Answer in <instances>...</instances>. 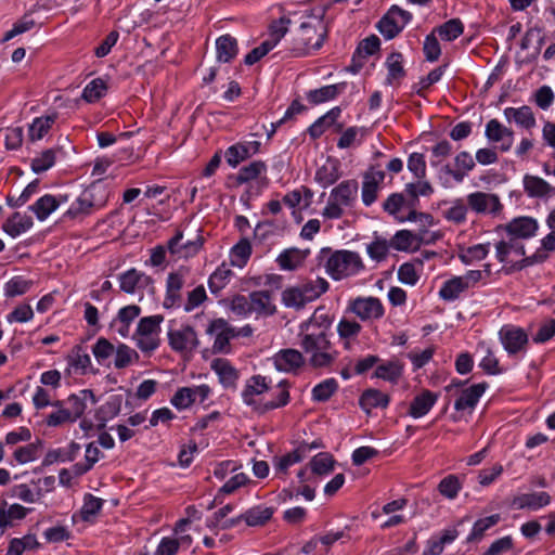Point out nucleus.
Returning <instances> with one entry per match:
<instances>
[{
    "label": "nucleus",
    "mask_w": 555,
    "mask_h": 555,
    "mask_svg": "<svg viewBox=\"0 0 555 555\" xmlns=\"http://www.w3.org/2000/svg\"><path fill=\"white\" fill-rule=\"evenodd\" d=\"M65 201L66 197L64 196L56 197L51 194H46L28 208L35 214L39 221H44Z\"/></svg>",
    "instance_id": "393cba45"
},
{
    "label": "nucleus",
    "mask_w": 555,
    "mask_h": 555,
    "mask_svg": "<svg viewBox=\"0 0 555 555\" xmlns=\"http://www.w3.org/2000/svg\"><path fill=\"white\" fill-rule=\"evenodd\" d=\"M63 403H65V409L72 420L76 422L83 415L89 404L96 403V399L92 390L82 389L77 393L70 395L66 400H63Z\"/></svg>",
    "instance_id": "a211bd4d"
},
{
    "label": "nucleus",
    "mask_w": 555,
    "mask_h": 555,
    "mask_svg": "<svg viewBox=\"0 0 555 555\" xmlns=\"http://www.w3.org/2000/svg\"><path fill=\"white\" fill-rule=\"evenodd\" d=\"M267 171V165L262 160H255L242 167L236 176V182L244 184L260 177Z\"/></svg>",
    "instance_id": "a18cd8bd"
},
{
    "label": "nucleus",
    "mask_w": 555,
    "mask_h": 555,
    "mask_svg": "<svg viewBox=\"0 0 555 555\" xmlns=\"http://www.w3.org/2000/svg\"><path fill=\"white\" fill-rule=\"evenodd\" d=\"M501 228L506 232L508 237L521 241L533 237L539 230V223L537 219L532 217L522 216L514 218Z\"/></svg>",
    "instance_id": "9d476101"
},
{
    "label": "nucleus",
    "mask_w": 555,
    "mask_h": 555,
    "mask_svg": "<svg viewBox=\"0 0 555 555\" xmlns=\"http://www.w3.org/2000/svg\"><path fill=\"white\" fill-rule=\"evenodd\" d=\"M434 241V237H428L426 230L421 231L418 234H413L411 231L401 230L398 231L391 240V245L397 250H408L414 244H429Z\"/></svg>",
    "instance_id": "4be33fe9"
},
{
    "label": "nucleus",
    "mask_w": 555,
    "mask_h": 555,
    "mask_svg": "<svg viewBox=\"0 0 555 555\" xmlns=\"http://www.w3.org/2000/svg\"><path fill=\"white\" fill-rule=\"evenodd\" d=\"M251 313L260 317H270L276 312V307L272 301L271 293L268 291H257L249 294Z\"/></svg>",
    "instance_id": "a878e982"
},
{
    "label": "nucleus",
    "mask_w": 555,
    "mask_h": 555,
    "mask_svg": "<svg viewBox=\"0 0 555 555\" xmlns=\"http://www.w3.org/2000/svg\"><path fill=\"white\" fill-rule=\"evenodd\" d=\"M338 389V383L335 378H327L315 385L312 389V399L314 401H326Z\"/></svg>",
    "instance_id": "bf43d9fd"
},
{
    "label": "nucleus",
    "mask_w": 555,
    "mask_h": 555,
    "mask_svg": "<svg viewBox=\"0 0 555 555\" xmlns=\"http://www.w3.org/2000/svg\"><path fill=\"white\" fill-rule=\"evenodd\" d=\"M438 400V395L430 390H423L410 403L409 414L414 418L425 416Z\"/></svg>",
    "instance_id": "bb28decb"
},
{
    "label": "nucleus",
    "mask_w": 555,
    "mask_h": 555,
    "mask_svg": "<svg viewBox=\"0 0 555 555\" xmlns=\"http://www.w3.org/2000/svg\"><path fill=\"white\" fill-rule=\"evenodd\" d=\"M7 503L0 505V527L11 526L13 520L22 519L26 516V508L20 504H13L5 508Z\"/></svg>",
    "instance_id": "603ef678"
},
{
    "label": "nucleus",
    "mask_w": 555,
    "mask_h": 555,
    "mask_svg": "<svg viewBox=\"0 0 555 555\" xmlns=\"http://www.w3.org/2000/svg\"><path fill=\"white\" fill-rule=\"evenodd\" d=\"M100 193L98 186H91L85 190L74 203H72L70 207L65 212V217L77 218L80 216H86L91 212L93 207H99L103 205V201L96 199V194Z\"/></svg>",
    "instance_id": "9b49d317"
},
{
    "label": "nucleus",
    "mask_w": 555,
    "mask_h": 555,
    "mask_svg": "<svg viewBox=\"0 0 555 555\" xmlns=\"http://www.w3.org/2000/svg\"><path fill=\"white\" fill-rule=\"evenodd\" d=\"M183 233L178 232L169 242L168 248L170 253L178 254L180 257L188 258L195 255L203 245V240L199 235H196L194 240H188L182 243Z\"/></svg>",
    "instance_id": "5701e85b"
},
{
    "label": "nucleus",
    "mask_w": 555,
    "mask_h": 555,
    "mask_svg": "<svg viewBox=\"0 0 555 555\" xmlns=\"http://www.w3.org/2000/svg\"><path fill=\"white\" fill-rule=\"evenodd\" d=\"M272 360L275 369L285 373L296 372L305 362L302 353L292 348L280 350Z\"/></svg>",
    "instance_id": "6ab92c4d"
},
{
    "label": "nucleus",
    "mask_w": 555,
    "mask_h": 555,
    "mask_svg": "<svg viewBox=\"0 0 555 555\" xmlns=\"http://www.w3.org/2000/svg\"><path fill=\"white\" fill-rule=\"evenodd\" d=\"M489 254V244H477L459 253V258L465 264H470L475 261L482 260Z\"/></svg>",
    "instance_id": "3c124183"
},
{
    "label": "nucleus",
    "mask_w": 555,
    "mask_h": 555,
    "mask_svg": "<svg viewBox=\"0 0 555 555\" xmlns=\"http://www.w3.org/2000/svg\"><path fill=\"white\" fill-rule=\"evenodd\" d=\"M464 26L459 18H452L437 28L442 40L452 41L463 34Z\"/></svg>",
    "instance_id": "052dcab7"
},
{
    "label": "nucleus",
    "mask_w": 555,
    "mask_h": 555,
    "mask_svg": "<svg viewBox=\"0 0 555 555\" xmlns=\"http://www.w3.org/2000/svg\"><path fill=\"white\" fill-rule=\"evenodd\" d=\"M273 515V508L258 505L249 508L246 513L240 515L236 518L225 520L222 525V529H229L237 525L242 519L246 521L248 526H261L266 524Z\"/></svg>",
    "instance_id": "f3484780"
},
{
    "label": "nucleus",
    "mask_w": 555,
    "mask_h": 555,
    "mask_svg": "<svg viewBox=\"0 0 555 555\" xmlns=\"http://www.w3.org/2000/svg\"><path fill=\"white\" fill-rule=\"evenodd\" d=\"M384 179L385 172L374 168L364 175L362 183V202L365 206H370L376 201L379 184Z\"/></svg>",
    "instance_id": "aec40b11"
},
{
    "label": "nucleus",
    "mask_w": 555,
    "mask_h": 555,
    "mask_svg": "<svg viewBox=\"0 0 555 555\" xmlns=\"http://www.w3.org/2000/svg\"><path fill=\"white\" fill-rule=\"evenodd\" d=\"M121 411V397L113 396L104 404H102L95 414L99 422L98 429L101 430L106 426L109 420L116 417Z\"/></svg>",
    "instance_id": "c756f323"
},
{
    "label": "nucleus",
    "mask_w": 555,
    "mask_h": 555,
    "mask_svg": "<svg viewBox=\"0 0 555 555\" xmlns=\"http://www.w3.org/2000/svg\"><path fill=\"white\" fill-rule=\"evenodd\" d=\"M184 285V278L179 272H173L167 279V295L164 300L166 308H171L180 300V291Z\"/></svg>",
    "instance_id": "c9c22d12"
},
{
    "label": "nucleus",
    "mask_w": 555,
    "mask_h": 555,
    "mask_svg": "<svg viewBox=\"0 0 555 555\" xmlns=\"http://www.w3.org/2000/svg\"><path fill=\"white\" fill-rule=\"evenodd\" d=\"M486 387L487 385L485 383H480L464 389L461 392V396L456 399L454 409L456 411H472L485 392Z\"/></svg>",
    "instance_id": "cd10ccee"
},
{
    "label": "nucleus",
    "mask_w": 555,
    "mask_h": 555,
    "mask_svg": "<svg viewBox=\"0 0 555 555\" xmlns=\"http://www.w3.org/2000/svg\"><path fill=\"white\" fill-rule=\"evenodd\" d=\"M495 257L504 264L507 272L543 262V257L540 254L526 257L524 243L508 236L507 240H501L495 244Z\"/></svg>",
    "instance_id": "f03ea898"
},
{
    "label": "nucleus",
    "mask_w": 555,
    "mask_h": 555,
    "mask_svg": "<svg viewBox=\"0 0 555 555\" xmlns=\"http://www.w3.org/2000/svg\"><path fill=\"white\" fill-rule=\"evenodd\" d=\"M170 347L181 353H191L198 346V338L193 327L183 326L168 332Z\"/></svg>",
    "instance_id": "f8f14e48"
},
{
    "label": "nucleus",
    "mask_w": 555,
    "mask_h": 555,
    "mask_svg": "<svg viewBox=\"0 0 555 555\" xmlns=\"http://www.w3.org/2000/svg\"><path fill=\"white\" fill-rule=\"evenodd\" d=\"M80 446L77 442H70L66 448H59L48 451L46 454L42 465L50 466L56 462H72L76 459L79 453Z\"/></svg>",
    "instance_id": "473e14b6"
},
{
    "label": "nucleus",
    "mask_w": 555,
    "mask_h": 555,
    "mask_svg": "<svg viewBox=\"0 0 555 555\" xmlns=\"http://www.w3.org/2000/svg\"><path fill=\"white\" fill-rule=\"evenodd\" d=\"M31 280H26L23 276H14L7 282L4 293L8 297H16L27 293L33 286Z\"/></svg>",
    "instance_id": "680f3d73"
},
{
    "label": "nucleus",
    "mask_w": 555,
    "mask_h": 555,
    "mask_svg": "<svg viewBox=\"0 0 555 555\" xmlns=\"http://www.w3.org/2000/svg\"><path fill=\"white\" fill-rule=\"evenodd\" d=\"M339 177L340 173L338 164L331 160H327L315 172V180L323 188H327L334 184L339 179Z\"/></svg>",
    "instance_id": "37998d69"
},
{
    "label": "nucleus",
    "mask_w": 555,
    "mask_h": 555,
    "mask_svg": "<svg viewBox=\"0 0 555 555\" xmlns=\"http://www.w3.org/2000/svg\"><path fill=\"white\" fill-rule=\"evenodd\" d=\"M106 90V83L101 78H95L90 81L82 91V99L92 103L101 99Z\"/></svg>",
    "instance_id": "338daca9"
},
{
    "label": "nucleus",
    "mask_w": 555,
    "mask_h": 555,
    "mask_svg": "<svg viewBox=\"0 0 555 555\" xmlns=\"http://www.w3.org/2000/svg\"><path fill=\"white\" fill-rule=\"evenodd\" d=\"M280 391L276 395L275 400L267 401L261 406H257L256 410L260 413H264L269 410H273L276 408L284 406L289 401V391H288V383L286 380H282L279 384Z\"/></svg>",
    "instance_id": "4d7b16f0"
},
{
    "label": "nucleus",
    "mask_w": 555,
    "mask_h": 555,
    "mask_svg": "<svg viewBox=\"0 0 555 555\" xmlns=\"http://www.w3.org/2000/svg\"><path fill=\"white\" fill-rule=\"evenodd\" d=\"M500 521V515L494 514L481 519H478L474 526L473 530L467 537V542L479 541L482 539L485 532L491 527L495 526Z\"/></svg>",
    "instance_id": "8fccbe9b"
},
{
    "label": "nucleus",
    "mask_w": 555,
    "mask_h": 555,
    "mask_svg": "<svg viewBox=\"0 0 555 555\" xmlns=\"http://www.w3.org/2000/svg\"><path fill=\"white\" fill-rule=\"evenodd\" d=\"M56 151L49 149L31 160V169L36 173H41L50 169L55 163Z\"/></svg>",
    "instance_id": "774afa93"
},
{
    "label": "nucleus",
    "mask_w": 555,
    "mask_h": 555,
    "mask_svg": "<svg viewBox=\"0 0 555 555\" xmlns=\"http://www.w3.org/2000/svg\"><path fill=\"white\" fill-rule=\"evenodd\" d=\"M268 389L269 387L267 385L266 377L261 375H255L250 377L242 392L244 403L247 405H253L256 409L258 405L256 404L255 396H259Z\"/></svg>",
    "instance_id": "2f4dec72"
},
{
    "label": "nucleus",
    "mask_w": 555,
    "mask_h": 555,
    "mask_svg": "<svg viewBox=\"0 0 555 555\" xmlns=\"http://www.w3.org/2000/svg\"><path fill=\"white\" fill-rule=\"evenodd\" d=\"M412 20V14L398 5H392L377 23L379 33L388 40L398 36Z\"/></svg>",
    "instance_id": "0eeeda50"
},
{
    "label": "nucleus",
    "mask_w": 555,
    "mask_h": 555,
    "mask_svg": "<svg viewBox=\"0 0 555 555\" xmlns=\"http://www.w3.org/2000/svg\"><path fill=\"white\" fill-rule=\"evenodd\" d=\"M345 88V83L324 86L320 89L310 90L307 99L311 104H321L335 99Z\"/></svg>",
    "instance_id": "58836bf2"
},
{
    "label": "nucleus",
    "mask_w": 555,
    "mask_h": 555,
    "mask_svg": "<svg viewBox=\"0 0 555 555\" xmlns=\"http://www.w3.org/2000/svg\"><path fill=\"white\" fill-rule=\"evenodd\" d=\"M379 46L380 40L375 35H371L367 38L363 39L359 43L352 56V65L350 66V69L353 73H358L363 66V61L369 56L373 55L374 53H376L379 50Z\"/></svg>",
    "instance_id": "412c9836"
},
{
    "label": "nucleus",
    "mask_w": 555,
    "mask_h": 555,
    "mask_svg": "<svg viewBox=\"0 0 555 555\" xmlns=\"http://www.w3.org/2000/svg\"><path fill=\"white\" fill-rule=\"evenodd\" d=\"M34 225L33 218L21 212H14L3 223V231L12 237H17L22 233H25Z\"/></svg>",
    "instance_id": "c85d7f7f"
},
{
    "label": "nucleus",
    "mask_w": 555,
    "mask_h": 555,
    "mask_svg": "<svg viewBox=\"0 0 555 555\" xmlns=\"http://www.w3.org/2000/svg\"><path fill=\"white\" fill-rule=\"evenodd\" d=\"M306 258V253L297 248L285 249L276 258L282 270L293 271L299 268Z\"/></svg>",
    "instance_id": "ea45409f"
},
{
    "label": "nucleus",
    "mask_w": 555,
    "mask_h": 555,
    "mask_svg": "<svg viewBox=\"0 0 555 555\" xmlns=\"http://www.w3.org/2000/svg\"><path fill=\"white\" fill-rule=\"evenodd\" d=\"M138 360V352L125 344H120L115 350L114 365L116 369H125Z\"/></svg>",
    "instance_id": "5fc2aeb1"
},
{
    "label": "nucleus",
    "mask_w": 555,
    "mask_h": 555,
    "mask_svg": "<svg viewBox=\"0 0 555 555\" xmlns=\"http://www.w3.org/2000/svg\"><path fill=\"white\" fill-rule=\"evenodd\" d=\"M299 345L309 357V365L313 369L330 367L337 359L338 351L334 349L327 331L298 334Z\"/></svg>",
    "instance_id": "f257e3e1"
},
{
    "label": "nucleus",
    "mask_w": 555,
    "mask_h": 555,
    "mask_svg": "<svg viewBox=\"0 0 555 555\" xmlns=\"http://www.w3.org/2000/svg\"><path fill=\"white\" fill-rule=\"evenodd\" d=\"M485 137L491 143H499L501 152H508L514 143V132L512 129L503 126L498 119H490L486 124Z\"/></svg>",
    "instance_id": "ddd939ff"
},
{
    "label": "nucleus",
    "mask_w": 555,
    "mask_h": 555,
    "mask_svg": "<svg viewBox=\"0 0 555 555\" xmlns=\"http://www.w3.org/2000/svg\"><path fill=\"white\" fill-rule=\"evenodd\" d=\"M141 308L137 305H129L119 309L115 322H119L122 326L118 330L119 334L126 336L129 332L130 323L140 315Z\"/></svg>",
    "instance_id": "09e8293b"
},
{
    "label": "nucleus",
    "mask_w": 555,
    "mask_h": 555,
    "mask_svg": "<svg viewBox=\"0 0 555 555\" xmlns=\"http://www.w3.org/2000/svg\"><path fill=\"white\" fill-rule=\"evenodd\" d=\"M504 116L508 121L514 120L518 126L526 129H531L535 126V117L533 112L527 105L518 108L506 107L504 109Z\"/></svg>",
    "instance_id": "72a5a7b5"
},
{
    "label": "nucleus",
    "mask_w": 555,
    "mask_h": 555,
    "mask_svg": "<svg viewBox=\"0 0 555 555\" xmlns=\"http://www.w3.org/2000/svg\"><path fill=\"white\" fill-rule=\"evenodd\" d=\"M307 454V444H300L295 451L276 459V472L285 474L289 466L300 462Z\"/></svg>",
    "instance_id": "de8ad7c7"
},
{
    "label": "nucleus",
    "mask_w": 555,
    "mask_h": 555,
    "mask_svg": "<svg viewBox=\"0 0 555 555\" xmlns=\"http://www.w3.org/2000/svg\"><path fill=\"white\" fill-rule=\"evenodd\" d=\"M251 245L247 238L241 240L231 250L232 263L243 267L249 259Z\"/></svg>",
    "instance_id": "e2e57ef3"
},
{
    "label": "nucleus",
    "mask_w": 555,
    "mask_h": 555,
    "mask_svg": "<svg viewBox=\"0 0 555 555\" xmlns=\"http://www.w3.org/2000/svg\"><path fill=\"white\" fill-rule=\"evenodd\" d=\"M210 366L219 376V379L224 387H231L235 385V382L238 378V374L228 360L217 358L211 361Z\"/></svg>",
    "instance_id": "f704fd0d"
},
{
    "label": "nucleus",
    "mask_w": 555,
    "mask_h": 555,
    "mask_svg": "<svg viewBox=\"0 0 555 555\" xmlns=\"http://www.w3.org/2000/svg\"><path fill=\"white\" fill-rule=\"evenodd\" d=\"M524 188L531 197H542L555 190L542 178L530 175L524 177Z\"/></svg>",
    "instance_id": "79ce46f5"
},
{
    "label": "nucleus",
    "mask_w": 555,
    "mask_h": 555,
    "mask_svg": "<svg viewBox=\"0 0 555 555\" xmlns=\"http://www.w3.org/2000/svg\"><path fill=\"white\" fill-rule=\"evenodd\" d=\"M467 289V284H464L461 276H455L443 283L439 291V296L444 300H455L461 293Z\"/></svg>",
    "instance_id": "49530a36"
},
{
    "label": "nucleus",
    "mask_w": 555,
    "mask_h": 555,
    "mask_svg": "<svg viewBox=\"0 0 555 555\" xmlns=\"http://www.w3.org/2000/svg\"><path fill=\"white\" fill-rule=\"evenodd\" d=\"M56 118V114L35 118L28 128L29 140L33 142L41 140L49 132Z\"/></svg>",
    "instance_id": "e433bc0d"
},
{
    "label": "nucleus",
    "mask_w": 555,
    "mask_h": 555,
    "mask_svg": "<svg viewBox=\"0 0 555 555\" xmlns=\"http://www.w3.org/2000/svg\"><path fill=\"white\" fill-rule=\"evenodd\" d=\"M469 207L477 214L496 215L502 210L498 195L485 192H474L467 196Z\"/></svg>",
    "instance_id": "4468645a"
},
{
    "label": "nucleus",
    "mask_w": 555,
    "mask_h": 555,
    "mask_svg": "<svg viewBox=\"0 0 555 555\" xmlns=\"http://www.w3.org/2000/svg\"><path fill=\"white\" fill-rule=\"evenodd\" d=\"M461 488V482L455 475L444 477L438 485L440 494L449 500L455 499Z\"/></svg>",
    "instance_id": "69168bd1"
},
{
    "label": "nucleus",
    "mask_w": 555,
    "mask_h": 555,
    "mask_svg": "<svg viewBox=\"0 0 555 555\" xmlns=\"http://www.w3.org/2000/svg\"><path fill=\"white\" fill-rule=\"evenodd\" d=\"M164 317L160 314L142 318L133 334V339L142 352H153L158 348L160 338V323Z\"/></svg>",
    "instance_id": "423d86ee"
},
{
    "label": "nucleus",
    "mask_w": 555,
    "mask_h": 555,
    "mask_svg": "<svg viewBox=\"0 0 555 555\" xmlns=\"http://www.w3.org/2000/svg\"><path fill=\"white\" fill-rule=\"evenodd\" d=\"M103 506V500L92 494L85 496L83 505L80 509V517L85 521H92Z\"/></svg>",
    "instance_id": "6e6d98bb"
},
{
    "label": "nucleus",
    "mask_w": 555,
    "mask_h": 555,
    "mask_svg": "<svg viewBox=\"0 0 555 555\" xmlns=\"http://www.w3.org/2000/svg\"><path fill=\"white\" fill-rule=\"evenodd\" d=\"M388 403L389 397L377 389H367L360 398V406L367 413L375 408H386Z\"/></svg>",
    "instance_id": "a19ab883"
},
{
    "label": "nucleus",
    "mask_w": 555,
    "mask_h": 555,
    "mask_svg": "<svg viewBox=\"0 0 555 555\" xmlns=\"http://www.w3.org/2000/svg\"><path fill=\"white\" fill-rule=\"evenodd\" d=\"M325 267L334 280L354 275L364 268L360 255L351 250H336L330 256Z\"/></svg>",
    "instance_id": "39448f33"
},
{
    "label": "nucleus",
    "mask_w": 555,
    "mask_h": 555,
    "mask_svg": "<svg viewBox=\"0 0 555 555\" xmlns=\"http://www.w3.org/2000/svg\"><path fill=\"white\" fill-rule=\"evenodd\" d=\"M311 469L317 475H325L333 470L334 459L327 452L317 454L310 462Z\"/></svg>",
    "instance_id": "0e129e2a"
},
{
    "label": "nucleus",
    "mask_w": 555,
    "mask_h": 555,
    "mask_svg": "<svg viewBox=\"0 0 555 555\" xmlns=\"http://www.w3.org/2000/svg\"><path fill=\"white\" fill-rule=\"evenodd\" d=\"M232 271L224 264L219 267L209 278L208 286L211 293L217 294L229 283Z\"/></svg>",
    "instance_id": "13d9d810"
},
{
    "label": "nucleus",
    "mask_w": 555,
    "mask_h": 555,
    "mask_svg": "<svg viewBox=\"0 0 555 555\" xmlns=\"http://www.w3.org/2000/svg\"><path fill=\"white\" fill-rule=\"evenodd\" d=\"M403 56L400 52H392L386 60V67L388 75L386 78L387 85H393L400 81L405 76L403 68Z\"/></svg>",
    "instance_id": "4c0bfd02"
},
{
    "label": "nucleus",
    "mask_w": 555,
    "mask_h": 555,
    "mask_svg": "<svg viewBox=\"0 0 555 555\" xmlns=\"http://www.w3.org/2000/svg\"><path fill=\"white\" fill-rule=\"evenodd\" d=\"M216 51L219 62H231L238 53L236 39L229 34L220 36L216 40Z\"/></svg>",
    "instance_id": "7c9ffc66"
},
{
    "label": "nucleus",
    "mask_w": 555,
    "mask_h": 555,
    "mask_svg": "<svg viewBox=\"0 0 555 555\" xmlns=\"http://www.w3.org/2000/svg\"><path fill=\"white\" fill-rule=\"evenodd\" d=\"M119 286L127 294H135L143 288L153 292V280L143 272L130 269L119 275Z\"/></svg>",
    "instance_id": "dca6fc26"
},
{
    "label": "nucleus",
    "mask_w": 555,
    "mask_h": 555,
    "mask_svg": "<svg viewBox=\"0 0 555 555\" xmlns=\"http://www.w3.org/2000/svg\"><path fill=\"white\" fill-rule=\"evenodd\" d=\"M208 334H216L212 351L215 353L229 352L230 338L235 337V328L230 327L223 319H217L207 328Z\"/></svg>",
    "instance_id": "2eb2a0df"
},
{
    "label": "nucleus",
    "mask_w": 555,
    "mask_h": 555,
    "mask_svg": "<svg viewBox=\"0 0 555 555\" xmlns=\"http://www.w3.org/2000/svg\"><path fill=\"white\" fill-rule=\"evenodd\" d=\"M349 310L361 321L378 320L385 312L382 301L376 297H357L350 301Z\"/></svg>",
    "instance_id": "1a4fd4ad"
},
{
    "label": "nucleus",
    "mask_w": 555,
    "mask_h": 555,
    "mask_svg": "<svg viewBox=\"0 0 555 555\" xmlns=\"http://www.w3.org/2000/svg\"><path fill=\"white\" fill-rule=\"evenodd\" d=\"M327 36V27L322 18L311 17L300 24L293 39L292 51L296 56L305 55L310 50H319Z\"/></svg>",
    "instance_id": "7ed1b4c3"
},
{
    "label": "nucleus",
    "mask_w": 555,
    "mask_h": 555,
    "mask_svg": "<svg viewBox=\"0 0 555 555\" xmlns=\"http://www.w3.org/2000/svg\"><path fill=\"white\" fill-rule=\"evenodd\" d=\"M282 302L287 308L296 310L302 309L308 302L306 301L304 294L298 285L288 287L282 293Z\"/></svg>",
    "instance_id": "864d4df0"
},
{
    "label": "nucleus",
    "mask_w": 555,
    "mask_h": 555,
    "mask_svg": "<svg viewBox=\"0 0 555 555\" xmlns=\"http://www.w3.org/2000/svg\"><path fill=\"white\" fill-rule=\"evenodd\" d=\"M551 502V496L547 492H532L522 493L514 498L512 505L517 509H531L538 511Z\"/></svg>",
    "instance_id": "b1692460"
},
{
    "label": "nucleus",
    "mask_w": 555,
    "mask_h": 555,
    "mask_svg": "<svg viewBox=\"0 0 555 555\" xmlns=\"http://www.w3.org/2000/svg\"><path fill=\"white\" fill-rule=\"evenodd\" d=\"M359 185L356 180H346L335 186L330 194L322 215L327 219H339L345 208H350L357 201Z\"/></svg>",
    "instance_id": "20e7f679"
},
{
    "label": "nucleus",
    "mask_w": 555,
    "mask_h": 555,
    "mask_svg": "<svg viewBox=\"0 0 555 555\" xmlns=\"http://www.w3.org/2000/svg\"><path fill=\"white\" fill-rule=\"evenodd\" d=\"M499 338L511 356L525 351L529 340L525 330L513 324L502 326L499 331Z\"/></svg>",
    "instance_id": "6e6552de"
},
{
    "label": "nucleus",
    "mask_w": 555,
    "mask_h": 555,
    "mask_svg": "<svg viewBox=\"0 0 555 555\" xmlns=\"http://www.w3.org/2000/svg\"><path fill=\"white\" fill-rule=\"evenodd\" d=\"M304 294L307 302L318 299L322 294L328 289V282L323 278L307 281L298 285Z\"/></svg>",
    "instance_id": "c03bdc74"
}]
</instances>
